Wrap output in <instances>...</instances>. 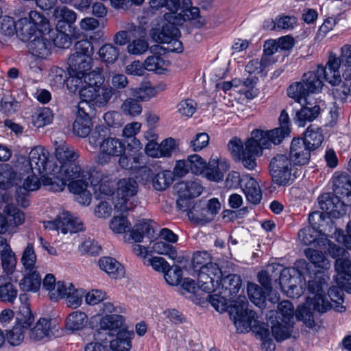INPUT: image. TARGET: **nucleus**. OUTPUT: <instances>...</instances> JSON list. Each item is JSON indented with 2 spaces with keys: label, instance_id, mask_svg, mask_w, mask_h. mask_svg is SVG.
<instances>
[{
  "label": "nucleus",
  "instance_id": "1",
  "mask_svg": "<svg viewBox=\"0 0 351 351\" xmlns=\"http://www.w3.org/2000/svg\"><path fill=\"white\" fill-rule=\"evenodd\" d=\"M248 302L245 296L239 295L230 309V317L233 321L239 332H247L254 329L256 332L260 326L265 323L257 319L258 317L254 311L247 309Z\"/></svg>",
  "mask_w": 351,
  "mask_h": 351
},
{
  "label": "nucleus",
  "instance_id": "2",
  "mask_svg": "<svg viewBox=\"0 0 351 351\" xmlns=\"http://www.w3.org/2000/svg\"><path fill=\"white\" fill-rule=\"evenodd\" d=\"M269 132L254 130L252 136L245 144L242 152L241 162L245 168L253 170L256 167V157L261 154L262 149L269 148L272 144Z\"/></svg>",
  "mask_w": 351,
  "mask_h": 351
},
{
  "label": "nucleus",
  "instance_id": "3",
  "mask_svg": "<svg viewBox=\"0 0 351 351\" xmlns=\"http://www.w3.org/2000/svg\"><path fill=\"white\" fill-rule=\"evenodd\" d=\"M290 158L285 154L274 156L269 164L270 173L273 181L278 185L285 186L290 181L298 178L302 172L295 169Z\"/></svg>",
  "mask_w": 351,
  "mask_h": 351
},
{
  "label": "nucleus",
  "instance_id": "4",
  "mask_svg": "<svg viewBox=\"0 0 351 351\" xmlns=\"http://www.w3.org/2000/svg\"><path fill=\"white\" fill-rule=\"evenodd\" d=\"M138 184L132 178L121 179L117 184V202L114 208L121 212H127L134 206V196L138 192Z\"/></svg>",
  "mask_w": 351,
  "mask_h": 351
},
{
  "label": "nucleus",
  "instance_id": "5",
  "mask_svg": "<svg viewBox=\"0 0 351 351\" xmlns=\"http://www.w3.org/2000/svg\"><path fill=\"white\" fill-rule=\"evenodd\" d=\"M30 308L23 305L19 308L16 318V325L7 332V340L12 346L19 345L24 339L25 331L29 328L34 322Z\"/></svg>",
  "mask_w": 351,
  "mask_h": 351
},
{
  "label": "nucleus",
  "instance_id": "6",
  "mask_svg": "<svg viewBox=\"0 0 351 351\" xmlns=\"http://www.w3.org/2000/svg\"><path fill=\"white\" fill-rule=\"evenodd\" d=\"M44 227L51 230H60L64 234L75 233L84 230L82 222L68 211H62L54 220L43 222Z\"/></svg>",
  "mask_w": 351,
  "mask_h": 351
},
{
  "label": "nucleus",
  "instance_id": "7",
  "mask_svg": "<svg viewBox=\"0 0 351 351\" xmlns=\"http://www.w3.org/2000/svg\"><path fill=\"white\" fill-rule=\"evenodd\" d=\"M125 146L122 141L116 137L108 136L100 143V148L96 157L98 164L105 165L112 160L125 153Z\"/></svg>",
  "mask_w": 351,
  "mask_h": 351
},
{
  "label": "nucleus",
  "instance_id": "8",
  "mask_svg": "<svg viewBox=\"0 0 351 351\" xmlns=\"http://www.w3.org/2000/svg\"><path fill=\"white\" fill-rule=\"evenodd\" d=\"M174 14L173 18L171 14H165V19L167 23L162 25L161 28H153L151 30L152 38L160 43L171 42L175 36H180V32L176 25L181 24V19H178Z\"/></svg>",
  "mask_w": 351,
  "mask_h": 351
},
{
  "label": "nucleus",
  "instance_id": "9",
  "mask_svg": "<svg viewBox=\"0 0 351 351\" xmlns=\"http://www.w3.org/2000/svg\"><path fill=\"white\" fill-rule=\"evenodd\" d=\"M114 95V89L108 85H100L97 88L85 90L81 93L80 101H84L90 107H105L110 102Z\"/></svg>",
  "mask_w": 351,
  "mask_h": 351
},
{
  "label": "nucleus",
  "instance_id": "10",
  "mask_svg": "<svg viewBox=\"0 0 351 351\" xmlns=\"http://www.w3.org/2000/svg\"><path fill=\"white\" fill-rule=\"evenodd\" d=\"M3 212L5 215L0 213V234L6 232L12 234L16 231V228L25 221V215L16 206L8 204Z\"/></svg>",
  "mask_w": 351,
  "mask_h": 351
},
{
  "label": "nucleus",
  "instance_id": "11",
  "mask_svg": "<svg viewBox=\"0 0 351 351\" xmlns=\"http://www.w3.org/2000/svg\"><path fill=\"white\" fill-rule=\"evenodd\" d=\"M59 293L52 294V300H58L60 298H66V303L68 306L77 308L82 304V298L85 291L81 289H75L72 283L60 282L58 285Z\"/></svg>",
  "mask_w": 351,
  "mask_h": 351
},
{
  "label": "nucleus",
  "instance_id": "12",
  "mask_svg": "<svg viewBox=\"0 0 351 351\" xmlns=\"http://www.w3.org/2000/svg\"><path fill=\"white\" fill-rule=\"evenodd\" d=\"M76 119L73 124V132L80 137H86L91 132L92 121L89 116L91 107L84 101H80L77 106Z\"/></svg>",
  "mask_w": 351,
  "mask_h": 351
},
{
  "label": "nucleus",
  "instance_id": "13",
  "mask_svg": "<svg viewBox=\"0 0 351 351\" xmlns=\"http://www.w3.org/2000/svg\"><path fill=\"white\" fill-rule=\"evenodd\" d=\"M49 153L42 146H36L32 149L29 153V159L23 163L28 169L25 170L28 173L32 171L36 174H41L46 170L49 161Z\"/></svg>",
  "mask_w": 351,
  "mask_h": 351
},
{
  "label": "nucleus",
  "instance_id": "14",
  "mask_svg": "<svg viewBox=\"0 0 351 351\" xmlns=\"http://www.w3.org/2000/svg\"><path fill=\"white\" fill-rule=\"evenodd\" d=\"M320 208L334 217H339L346 213L345 200L336 194L324 193L318 197Z\"/></svg>",
  "mask_w": 351,
  "mask_h": 351
},
{
  "label": "nucleus",
  "instance_id": "15",
  "mask_svg": "<svg viewBox=\"0 0 351 351\" xmlns=\"http://www.w3.org/2000/svg\"><path fill=\"white\" fill-rule=\"evenodd\" d=\"M318 73L323 79L334 87L339 86L341 82V75L339 71L340 66L338 64L337 57L335 54L330 53L328 62L324 67L322 65L317 66Z\"/></svg>",
  "mask_w": 351,
  "mask_h": 351
},
{
  "label": "nucleus",
  "instance_id": "16",
  "mask_svg": "<svg viewBox=\"0 0 351 351\" xmlns=\"http://www.w3.org/2000/svg\"><path fill=\"white\" fill-rule=\"evenodd\" d=\"M230 167L226 159L213 155L206 165L203 176L210 181L219 182L223 180L224 173L229 170Z\"/></svg>",
  "mask_w": 351,
  "mask_h": 351
},
{
  "label": "nucleus",
  "instance_id": "17",
  "mask_svg": "<svg viewBox=\"0 0 351 351\" xmlns=\"http://www.w3.org/2000/svg\"><path fill=\"white\" fill-rule=\"evenodd\" d=\"M298 271L295 268H284L280 274L279 282L281 289L289 297L295 298L300 295L298 287Z\"/></svg>",
  "mask_w": 351,
  "mask_h": 351
},
{
  "label": "nucleus",
  "instance_id": "18",
  "mask_svg": "<svg viewBox=\"0 0 351 351\" xmlns=\"http://www.w3.org/2000/svg\"><path fill=\"white\" fill-rule=\"evenodd\" d=\"M335 269L337 272L335 281L337 285L345 289L348 293H351V259L348 256L336 260Z\"/></svg>",
  "mask_w": 351,
  "mask_h": 351
},
{
  "label": "nucleus",
  "instance_id": "19",
  "mask_svg": "<svg viewBox=\"0 0 351 351\" xmlns=\"http://www.w3.org/2000/svg\"><path fill=\"white\" fill-rule=\"evenodd\" d=\"M93 170L88 166L82 167L77 160L60 167L58 173L60 177L70 182L81 178H92Z\"/></svg>",
  "mask_w": 351,
  "mask_h": 351
},
{
  "label": "nucleus",
  "instance_id": "20",
  "mask_svg": "<svg viewBox=\"0 0 351 351\" xmlns=\"http://www.w3.org/2000/svg\"><path fill=\"white\" fill-rule=\"evenodd\" d=\"M54 154L56 166L59 168L71 162L77 161L80 158V152L64 141L56 143Z\"/></svg>",
  "mask_w": 351,
  "mask_h": 351
},
{
  "label": "nucleus",
  "instance_id": "21",
  "mask_svg": "<svg viewBox=\"0 0 351 351\" xmlns=\"http://www.w3.org/2000/svg\"><path fill=\"white\" fill-rule=\"evenodd\" d=\"M312 151L304 143L302 138H295L292 140L289 158L295 165H304L308 163Z\"/></svg>",
  "mask_w": 351,
  "mask_h": 351
},
{
  "label": "nucleus",
  "instance_id": "22",
  "mask_svg": "<svg viewBox=\"0 0 351 351\" xmlns=\"http://www.w3.org/2000/svg\"><path fill=\"white\" fill-rule=\"evenodd\" d=\"M332 183L334 193L347 204H351V177L346 173H335Z\"/></svg>",
  "mask_w": 351,
  "mask_h": 351
},
{
  "label": "nucleus",
  "instance_id": "23",
  "mask_svg": "<svg viewBox=\"0 0 351 351\" xmlns=\"http://www.w3.org/2000/svg\"><path fill=\"white\" fill-rule=\"evenodd\" d=\"M29 52L36 58L45 59L51 53V41L45 35L36 36L27 45Z\"/></svg>",
  "mask_w": 351,
  "mask_h": 351
},
{
  "label": "nucleus",
  "instance_id": "24",
  "mask_svg": "<svg viewBox=\"0 0 351 351\" xmlns=\"http://www.w3.org/2000/svg\"><path fill=\"white\" fill-rule=\"evenodd\" d=\"M68 65L70 74L83 75L91 69L93 58L72 53L68 58Z\"/></svg>",
  "mask_w": 351,
  "mask_h": 351
},
{
  "label": "nucleus",
  "instance_id": "25",
  "mask_svg": "<svg viewBox=\"0 0 351 351\" xmlns=\"http://www.w3.org/2000/svg\"><path fill=\"white\" fill-rule=\"evenodd\" d=\"M241 188L249 202L254 205L260 203L262 193L258 183L255 179L248 176H243Z\"/></svg>",
  "mask_w": 351,
  "mask_h": 351
},
{
  "label": "nucleus",
  "instance_id": "26",
  "mask_svg": "<svg viewBox=\"0 0 351 351\" xmlns=\"http://www.w3.org/2000/svg\"><path fill=\"white\" fill-rule=\"evenodd\" d=\"M176 189L179 197L191 199L199 196L202 193L203 188L200 181L194 178L178 183Z\"/></svg>",
  "mask_w": 351,
  "mask_h": 351
},
{
  "label": "nucleus",
  "instance_id": "27",
  "mask_svg": "<svg viewBox=\"0 0 351 351\" xmlns=\"http://www.w3.org/2000/svg\"><path fill=\"white\" fill-rule=\"evenodd\" d=\"M321 108L319 105L307 104L306 106L297 111L295 123L299 127H304L307 122H311L320 114Z\"/></svg>",
  "mask_w": 351,
  "mask_h": 351
},
{
  "label": "nucleus",
  "instance_id": "28",
  "mask_svg": "<svg viewBox=\"0 0 351 351\" xmlns=\"http://www.w3.org/2000/svg\"><path fill=\"white\" fill-rule=\"evenodd\" d=\"M99 266L101 269L106 272L112 278H119L124 276L123 267L111 257H102L99 261Z\"/></svg>",
  "mask_w": 351,
  "mask_h": 351
},
{
  "label": "nucleus",
  "instance_id": "29",
  "mask_svg": "<svg viewBox=\"0 0 351 351\" xmlns=\"http://www.w3.org/2000/svg\"><path fill=\"white\" fill-rule=\"evenodd\" d=\"M133 337V332L125 329L120 330L117 332L116 338L110 341L111 349L113 351H130Z\"/></svg>",
  "mask_w": 351,
  "mask_h": 351
},
{
  "label": "nucleus",
  "instance_id": "30",
  "mask_svg": "<svg viewBox=\"0 0 351 351\" xmlns=\"http://www.w3.org/2000/svg\"><path fill=\"white\" fill-rule=\"evenodd\" d=\"M302 82L306 90L310 93H317L321 91L323 87V80L316 68L313 71L305 73L302 76Z\"/></svg>",
  "mask_w": 351,
  "mask_h": 351
},
{
  "label": "nucleus",
  "instance_id": "31",
  "mask_svg": "<svg viewBox=\"0 0 351 351\" xmlns=\"http://www.w3.org/2000/svg\"><path fill=\"white\" fill-rule=\"evenodd\" d=\"M18 295L16 287L10 282V278L0 276V300L13 303Z\"/></svg>",
  "mask_w": 351,
  "mask_h": 351
},
{
  "label": "nucleus",
  "instance_id": "32",
  "mask_svg": "<svg viewBox=\"0 0 351 351\" xmlns=\"http://www.w3.org/2000/svg\"><path fill=\"white\" fill-rule=\"evenodd\" d=\"M154 230L149 221L145 220L139 221L136 223L130 234L129 241L140 243L143 241V237H154Z\"/></svg>",
  "mask_w": 351,
  "mask_h": 351
},
{
  "label": "nucleus",
  "instance_id": "33",
  "mask_svg": "<svg viewBox=\"0 0 351 351\" xmlns=\"http://www.w3.org/2000/svg\"><path fill=\"white\" fill-rule=\"evenodd\" d=\"M93 172L95 176V180H97V184L93 185L95 193L108 196L113 194L114 187V181L95 169L93 170Z\"/></svg>",
  "mask_w": 351,
  "mask_h": 351
},
{
  "label": "nucleus",
  "instance_id": "34",
  "mask_svg": "<svg viewBox=\"0 0 351 351\" xmlns=\"http://www.w3.org/2000/svg\"><path fill=\"white\" fill-rule=\"evenodd\" d=\"M324 136L319 128L311 125L302 138L304 143L311 150L319 147L323 142Z\"/></svg>",
  "mask_w": 351,
  "mask_h": 351
},
{
  "label": "nucleus",
  "instance_id": "35",
  "mask_svg": "<svg viewBox=\"0 0 351 351\" xmlns=\"http://www.w3.org/2000/svg\"><path fill=\"white\" fill-rule=\"evenodd\" d=\"M51 330V319L40 318L30 330L29 337L32 339L40 341L49 336Z\"/></svg>",
  "mask_w": 351,
  "mask_h": 351
},
{
  "label": "nucleus",
  "instance_id": "36",
  "mask_svg": "<svg viewBox=\"0 0 351 351\" xmlns=\"http://www.w3.org/2000/svg\"><path fill=\"white\" fill-rule=\"evenodd\" d=\"M124 318L122 315L112 314L103 317L99 322L100 329L112 332H118L121 330L124 323Z\"/></svg>",
  "mask_w": 351,
  "mask_h": 351
},
{
  "label": "nucleus",
  "instance_id": "37",
  "mask_svg": "<svg viewBox=\"0 0 351 351\" xmlns=\"http://www.w3.org/2000/svg\"><path fill=\"white\" fill-rule=\"evenodd\" d=\"M242 285V281L239 276L237 274H229L221 279L220 287L228 291L226 296L233 298L239 292Z\"/></svg>",
  "mask_w": 351,
  "mask_h": 351
},
{
  "label": "nucleus",
  "instance_id": "38",
  "mask_svg": "<svg viewBox=\"0 0 351 351\" xmlns=\"http://www.w3.org/2000/svg\"><path fill=\"white\" fill-rule=\"evenodd\" d=\"M247 291L252 302L260 308L265 306L266 295L270 291H266L263 287L255 283H248Z\"/></svg>",
  "mask_w": 351,
  "mask_h": 351
},
{
  "label": "nucleus",
  "instance_id": "39",
  "mask_svg": "<svg viewBox=\"0 0 351 351\" xmlns=\"http://www.w3.org/2000/svg\"><path fill=\"white\" fill-rule=\"evenodd\" d=\"M41 277L36 271H29L19 282V287L23 291H37L40 287Z\"/></svg>",
  "mask_w": 351,
  "mask_h": 351
},
{
  "label": "nucleus",
  "instance_id": "40",
  "mask_svg": "<svg viewBox=\"0 0 351 351\" xmlns=\"http://www.w3.org/2000/svg\"><path fill=\"white\" fill-rule=\"evenodd\" d=\"M83 77L84 85L80 90V96L86 89L89 90L91 88H97L104 83V77L99 70L86 72V74L83 75Z\"/></svg>",
  "mask_w": 351,
  "mask_h": 351
},
{
  "label": "nucleus",
  "instance_id": "41",
  "mask_svg": "<svg viewBox=\"0 0 351 351\" xmlns=\"http://www.w3.org/2000/svg\"><path fill=\"white\" fill-rule=\"evenodd\" d=\"M16 35L23 41H27L36 33L35 25L27 17L16 21Z\"/></svg>",
  "mask_w": 351,
  "mask_h": 351
},
{
  "label": "nucleus",
  "instance_id": "42",
  "mask_svg": "<svg viewBox=\"0 0 351 351\" xmlns=\"http://www.w3.org/2000/svg\"><path fill=\"white\" fill-rule=\"evenodd\" d=\"M16 173L8 164L0 165V187L7 189L16 184Z\"/></svg>",
  "mask_w": 351,
  "mask_h": 351
},
{
  "label": "nucleus",
  "instance_id": "43",
  "mask_svg": "<svg viewBox=\"0 0 351 351\" xmlns=\"http://www.w3.org/2000/svg\"><path fill=\"white\" fill-rule=\"evenodd\" d=\"M272 316V315H269V322L271 324V328L274 337L278 341L289 338L291 332L290 330L291 324H282L279 319H277L275 323L274 320H271Z\"/></svg>",
  "mask_w": 351,
  "mask_h": 351
},
{
  "label": "nucleus",
  "instance_id": "44",
  "mask_svg": "<svg viewBox=\"0 0 351 351\" xmlns=\"http://www.w3.org/2000/svg\"><path fill=\"white\" fill-rule=\"evenodd\" d=\"M88 323L86 314L80 311L70 313L66 318V326L71 330H79L84 328Z\"/></svg>",
  "mask_w": 351,
  "mask_h": 351
},
{
  "label": "nucleus",
  "instance_id": "45",
  "mask_svg": "<svg viewBox=\"0 0 351 351\" xmlns=\"http://www.w3.org/2000/svg\"><path fill=\"white\" fill-rule=\"evenodd\" d=\"M304 254L315 267L324 269H327L330 267L329 261L321 251L307 248L304 250Z\"/></svg>",
  "mask_w": 351,
  "mask_h": 351
},
{
  "label": "nucleus",
  "instance_id": "46",
  "mask_svg": "<svg viewBox=\"0 0 351 351\" xmlns=\"http://www.w3.org/2000/svg\"><path fill=\"white\" fill-rule=\"evenodd\" d=\"M208 271L206 268H202L198 271L197 284L202 291L211 293L216 291L219 287L217 285L216 281L206 273Z\"/></svg>",
  "mask_w": 351,
  "mask_h": 351
},
{
  "label": "nucleus",
  "instance_id": "47",
  "mask_svg": "<svg viewBox=\"0 0 351 351\" xmlns=\"http://www.w3.org/2000/svg\"><path fill=\"white\" fill-rule=\"evenodd\" d=\"M276 319L283 324H292L293 319V306L288 300L281 302L278 306Z\"/></svg>",
  "mask_w": 351,
  "mask_h": 351
},
{
  "label": "nucleus",
  "instance_id": "48",
  "mask_svg": "<svg viewBox=\"0 0 351 351\" xmlns=\"http://www.w3.org/2000/svg\"><path fill=\"white\" fill-rule=\"evenodd\" d=\"M173 182V173L171 171H162L158 173L153 178V186L156 190L163 191Z\"/></svg>",
  "mask_w": 351,
  "mask_h": 351
},
{
  "label": "nucleus",
  "instance_id": "49",
  "mask_svg": "<svg viewBox=\"0 0 351 351\" xmlns=\"http://www.w3.org/2000/svg\"><path fill=\"white\" fill-rule=\"evenodd\" d=\"M272 62L265 57H261V59H253L246 64L245 71L250 74H259L272 65Z\"/></svg>",
  "mask_w": 351,
  "mask_h": 351
},
{
  "label": "nucleus",
  "instance_id": "50",
  "mask_svg": "<svg viewBox=\"0 0 351 351\" xmlns=\"http://www.w3.org/2000/svg\"><path fill=\"white\" fill-rule=\"evenodd\" d=\"M53 15L56 19H59L58 26L60 27H62L61 23L63 22L66 23L71 26V24L75 22L77 19L76 13L65 6L57 7L54 10Z\"/></svg>",
  "mask_w": 351,
  "mask_h": 351
},
{
  "label": "nucleus",
  "instance_id": "51",
  "mask_svg": "<svg viewBox=\"0 0 351 351\" xmlns=\"http://www.w3.org/2000/svg\"><path fill=\"white\" fill-rule=\"evenodd\" d=\"M343 291L345 289L337 285V287H331L328 291V297L333 303V307L338 312H343L346 310V308L342 305L344 301Z\"/></svg>",
  "mask_w": 351,
  "mask_h": 351
},
{
  "label": "nucleus",
  "instance_id": "52",
  "mask_svg": "<svg viewBox=\"0 0 351 351\" xmlns=\"http://www.w3.org/2000/svg\"><path fill=\"white\" fill-rule=\"evenodd\" d=\"M98 54L102 61L113 64L119 56V49L112 44H106L101 47Z\"/></svg>",
  "mask_w": 351,
  "mask_h": 351
},
{
  "label": "nucleus",
  "instance_id": "53",
  "mask_svg": "<svg viewBox=\"0 0 351 351\" xmlns=\"http://www.w3.org/2000/svg\"><path fill=\"white\" fill-rule=\"evenodd\" d=\"M53 120V114L48 108L38 110L32 117L34 125L36 128H42L49 124Z\"/></svg>",
  "mask_w": 351,
  "mask_h": 351
},
{
  "label": "nucleus",
  "instance_id": "54",
  "mask_svg": "<svg viewBox=\"0 0 351 351\" xmlns=\"http://www.w3.org/2000/svg\"><path fill=\"white\" fill-rule=\"evenodd\" d=\"M121 110L125 115L134 117L141 113L142 106L138 100L129 97L123 101Z\"/></svg>",
  "mask_w": 351,
  "mask_h": 351
},
{
  "label": "nucleus",
  "instance_id": "55",
  "mask_svg": "<svg viewBox=\"0 0 351 351\" xmlns=\"http://www.w3.org/2000/svg\"><path fill=\"white\" fill-rule=\"evenodd\" d=\"M91 177L92 178H81L71 181L68 184L69 191L76 195L87 189L89 182L92 185H96L97 180H95L94 174H92Z\"/></svg>",
  "mask_w": 351,
  "mask_h": 351
},
{
  "label": "nucleus",
  "instance_id": "56",
  "mask_svg": "<svg viewBox=\"0 0 351 351\" xmlns=\"http://www.w3.org/2000/svg\"><path fill=\"white\" fill-rule=\"evenodd\" d=\"M287 95L295 101L301 103L302 100L306 99L309 93L306 90V87L302 81L291 84L287 89Z\"/></svg>",
  "mask_w": 351,
  "mask_h": 351
},
{
  "label": "nucleus",
  "instance_id": "57",
  "mask_svg": "<svg viewBox=\"0 0 351 351\" xmlns=\"http://www.w3.org/2000/svg\"><path fill=\"white\" fill-rule=\"evenodd\" d=\"M27 18L29 19V22L35 25L36 31L43 33L49 29V20L36 10L30 11Z\"/></svg>",
  "mask_w": 351,
  "mask_h": 351
},
{
  "label": "nucleus",
  "instance_id": "58",
  "mask_svg": "<svg viewBox=\"0 0 351 351\" xmlns=\"http://www.w3.org/2000/svg\"><path fill=\"white\" fill-rule=\"evenodd\" d=\"M156 94V89L149 86H142L130 89V95L140 101H148Z\"/></svg>",
  "mask_w": 351,
  "mask_h": 351
},
{
  "label": "nucleus",
  "instance_id": "59",
  "mask_svg": "<svg viewBox=\"0 0 351 351\" xmlns=\"http://www.w3.org/2000/svg\"><path fill=\"white\" fill-rule=\"evenodd\" d=\"M180 6V0H151L149 1V8L153 12L165 7L173 13L178 12Z\"/></svg>",
  "mask_w": 351,
  "mask_h": 351
},
{
  "label": "nucleus",
  "instance_id": "60",
  "mask_svg": "<svg viewBox=\"0 0 351 351\" xmlns=\"http://www.w3.org/2000/svg\"><path fill=\"white\" fill-rule=\"evenodd\" d=\"M36 255L33 245L29 243L23 251L21 263L26 271H32L35 267Z\"/></svg>",
  "mask_w": 351,
  "mask_h": 351
},
{
  "label": "nucleus",
  "instance_id": "61",
  "mask_svg": "<svg viewBox=\"0 0 351 351\" xmlns=\"http://www.w3.org/2000/svg\"><path fill=\"white\" fill-rule=\"evenodd\" d=\"M152 250L156 254L165 255L172 260H175L178 254L175 247L163 241L154 243L152 245Z\"/></svg>",
  "mask_w": 351,
  "mask_h": 351
},
{
  "label": "nucleus",
  "instance_id": "62",
  "mask_svg": "<svg viewBox=\"0 0 351 351\" xmlns=\"http://www.w3.org/2000/svg\"><path fill=\"white\" fill-rule=\"evenodd\" d=\"M79 251L82 254L96 256L101 253V247L95 240L88 239L79 245Z\"/></svg>",
  "mask_w": 351,
  "mask_h": 351
},
{
  "label": "nucleus",
  "instance_id": "63",
  "mask_svg": "<svg viewBox=\"0 0 351 351\" xmlns=\"http://www.w3.org/2000/svg\"><path fill=\"white\" fill-rule=\"evenodd\" d=\"M191 171L196 175H202L206 167L207 162L200 156L193 154L188 156Z\"/></svg>",
  "mask_w": 351,
  "mask_h": 351
},
{
  "label": "nucleus",
  "instance_id": "64",
  "mask_svg": "<svg viewBox=\"0 0 351 351\" xmlns=\"http://www.w3.org/2000/svg\"><path fill=\"white\" fill-rule=\"evenodd\" d=\"M320 230H316L312 227H305L298 232V238L301 242L305 245H308L312 243L317 241V237L319 235Z\"/></svg>",
  "mask_w": 351,
  "mask_h": 351
}]
</instances>
